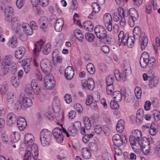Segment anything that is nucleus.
Segmentation results:
<instances>
[{"mask_svg":"<svg viewBox=\"0 0 160 160\" xmlns=\"http://www.w3.org/2000/svg\"><path fill=\"white\" fill-rule=\"evenodd\" d=\"M44 43L43 40L41 39L34 44L35 48L33 51L34 55L37 56L41 50L42 51L43 53L45 55L49 54L51 50L50 43L48 42L44 45Z\"/></svg>","mask_w":160,"mask_h":160,"instance_id":"obj_1","label":"nucleus"},{"mask_svg":"<svg viewBox=\"0 0 160 160\" xmlns=\"http://www.w3.org/2000/svg\"><path fill=\"white\" fill-rule=\"evenodd\" d=\"M94 30L97 38L105 40L108 43H111V39L107 36L106 31L103 27L100 25H97L95 27Z\"/></svg>","mask_w":160,"mask_h":160,"instance_id":"obj_2","label":"nucleus"},{"mask_svg":"<svg viewBox=\"0 0 160 160\" xmlns=\"http://www.w3.org/2000/svg\"><path fill=\"white\" fill-rule=\"evenodd\" d=\"M51 135L50 132L47 129H43L41 131L40 133V140L42 145L43 147L50 144Z\"/></svg>","mask_w":160,"mask_h":160,"instance_id":"obj_3","label":"nucleus"},{"mask_svg":"<svg viewBox=\"0 0 160 160\" xmlns=\"http://www.w3.org/2000/svg\"><path fill=\"white\" fill-rule=\"evenodd\" d=\"M40 66L42 72L45 74H50L52 69V63L48 59H43L41 61Z\"/></svg>","mask_w":160,"mask_h":160,"instance_id":"obj_4","label":"nucleus"},{"mask_svg":"<svg viewBox=\"0 0 160 160\" xmlns=\"http://www.w3.org/2000/svg\"><path fill=\"white\" fill-rule=\"evenodd\" d=\"M142 137L141 132L139 130H135L132 132V134L129 137L130 144L140 143V141Z\"/></svg>","mask_w":160,"mask_h":160,"instance_id":"obj_5","label":"nucleus"},{"mask_svg":"<svg viewBox=\"0 0 160 160\" xmlns=\"http://www.w3.org/2000/svg\"><path fill=\"white\" fill-rule=\"evenodd\" d=\"M44 81L46 88L48 89H52L55 86V81L53 75L51 74L45 75Z\"/></svg>","mask_w":160,"mask_h":160,"instance_id":"obj_6","label":"nucleus"},{"mask_svg":"<svg viewBox=\"0 0 160 160\" xmlns=\"http://www.w3.org/2000/svg\"><path fill=\"white\" fill-rule=\"evenodd\" d=\"M112 141L116 147H120L123 143H126L127 142L126 138L125 135L121 137L118 134H116L113 136Z\"/></svg>","mask_w":160,"mask_h":160,"instance_id":"obj_7","label":"nucleus"},{"mask_svg":"<svg viewBox=\"0 0 160 160\" xmlns=\"http://www.w3.org/2000/svg\"><path fill=\"white\" fill-rule=\"evenodd\" d=\"M81 84L82 87L90 90H93L95 86L94 81L92 78H88L87 81L84 79L82 80Z\"/></svg>","mask_w":160,"mask_h":160,"instance_id":"obj_8","label":"nucleus"},{"mask_svg":"<svg viewBox=\"0 0 160 160\" xmlns=\"http://www.w3.org/2000/svg\"><path fill=\"white\" fill-rule=\"evenodd\" d=\"M61 129L57 128L54 129L53 135L56 139L57 142L59 143H61L63 141V136L62 135Z\"/></svg>","mask_w":160,"mask_h":160,"instance_id":"obj_9","label":"nucleus"},{"mask_svg":"<svg viewBox=\"0 0 160 160\" xmlns=\"http://www.w3.org/2000/svg\"><path fill=\"white\" fill-rule=\"evenodd\" d=\"M12 29L15 32H18L21 28L19 18L18 17H13L11 18Z\"/></svg>","mask_w":160,"mask_h":160,"instance_id":"obj_10","label":"nucleus"},{"mask_svg":"<svg viewBox=\"0 0 160 160\" xmlns=\"http://www.w3.org/2000/svg\"><path fill=\"white\" fill-rule=\"evenodd\" d=\"M7 124L9 126H11L15 123L17 120V116L12 112L8 113L7 116Z\"/></svg>","mask_w":160,"mask_h":160,"instance_id":"obj_11","label":"nucleus"},{"mask_svg":"<svg viewBox=\"0 0 160 160\" xmlns=\"http://www.w3.org/2000/svg\"><path fill=\"white\" fill-rule=\"evenodd\" d=\"M17 124L19 129L21 131H23L27 125V123L25 119L20 117L17 119Z\"/></svg>","mask_w":160,"mask_h":160,"instance_id":"obj_12","label":"nucleus"},{"mask_svg":"<svg viewBox=\"0 0 160 160\" xmlns=\"http://www.w3.org/2000/svg\"><path fill=\"white\" fill-rule=\"evenodd\" d=\"M34 136L30 133L26 134L24 137V144L26 147H30L31 144L33 143L34 142Z\"/></svg>","mask_w":160,"mask_h":160,"instance_id":"obj_13","label":"nucleus"},{"mask_svg":"<svg viewBox=\"0 0 160 160\" xmlns=\"http://www.w3.org/2000/svg\"><path fill=\"white\" fill-rule=\"evenodd\" d=\"M38 23L41 29L44 30L48 25V20L46 17H42L39 20Z\"/></svg>","mask_w":160,"mask_h":160,"instance_id":"obj_14","label":"nucleus"},{"mask_svg":"<svg viewBox=\"0 0 160 160\" xmlns=\"http://www.w3.org/2000/svg\"><path fill=\"white\" fill-rule=\"evenodd\" d=\"M31 152L34 159H37L38 157V149L37 145L36 143L31 144Z\"/></svg>","mask_w":160,"mask_h":160,"instance_id":"obj_15","label":"nucleus"},{"mask_svg":"<svg viewBox=\"0 0 160 160\" xmlns=\"http://www.w3.org/2000/svg\"><path fill=\"white\" fill-rule=\"evenodd\" d=\"M129 18H134V20H137L138 18V15L137 11L133 8H130L128 11Z\"/></svg>","mask_w":160,"mask_h":160,"instance_id":"obj_16","label":"nucleus"},{"mask_svg":"<svg viewBox=\"0 0 160 160\" xmlns=\"http://www.w3.org/2000/svg\"><path fill=\"white\" fill-rule=\"evenodd\" d=\"M23 31L28 35H32L33 33L32 28L27 23H23L22 24Z\"/></svg>","mask_w":160,"mask_h":160,"instance_id":"obj_17","label":"nucleus"},{"mask_svg":"<svg viewBox=\"0 0 160 160\" xmlns=\"http://www.w3.org/2000/svg\"><path fill=\"white\" fill-rule=\"evenodd\" d=\"M65 76L66 78L68 80H71L73 77L74 71L72 67L68 66L65 71Z\"/></svg>","mask_w":160,"mask_h":160,"instance_id":"obj_18","label":"nucleus"},{"mask_svg":"<svg viewBox=\"0 0 160 160\" xmlns=\"http://www.w3.org/2000/svg\"><path fill=\"white\" fill-rule=\"evenodd\" d=\"M64 24V21L63 19L61 18H58L55 25V29L56 32L61 31L62 28Z\"/></svg>","mask_w":160,"mask_h":160,"instance_id":"obj_19","label":"nucleus"},{"mask_svg":"<svg viewBox=\"0 0 160 160\" xmlns=\"http://www.w3.org/2000/svg\"><path fill=\"white\" fill-rule=\"evenodd\" d=\"M26 50L24 47H20L18 48L17 50L15 52V56L18 59L22 58Z\"/></svg>","mask_w":160,"mask_h":160,"instance_id":"obj_20","label":"nucleus"},{"mask_svg":"<svg viewBox=\"0 0 160 160\" xmlns=\"http://www.w3.org/2000/svg\"><path fill=\"white\" fill-rule=\"evenodd\" d=\"M58 50H54L52 54V60L54 65L56 64L57 62H60L62 58L60 56H58Z\"/></svg>","mask_w":160,"mask_h":160,"instance_id":"obj_21","label":"nucleus"},{"mask_svg":"<svg viewBox=\"0 0 160 160\" xmlns=\"http://www.w3.org/2000/svg\"><path fill=\"white\" fill-rule=\"evenodd\" d=\"M31 87L33 89V91L37 95L40 94L42 91L41 88L38 84L32 82Z\"/></svg>","mask_w":160,"mask_h":160,"instance_id":"obj_22","label":"nucleus"},{"mask_svg":"<svg viewBox=\"0 0 160 160\" xmlns=\"http://www.w3.org/2000/svg\"><path fill=\"white\" fill-rule=\"evenodd\" d=\"M4 12L5 13V16L7 17L6 19L7 20H10L11 18H12L13 16L12 8L10 7H7Z\"/></svg>","mask_w":160,"mask_h":160,"instance_id":"obj_23","label":"nucleus"},{"mask_svg":"<svg viewBox=\"0 0 160 160\" xmlns=\"http://www.w3.org/2000/svg\"><path fill=\"white\" fill-rule=\"evenodd\" d=\"M24 108H27L31 106L32 104V99L29 98L25 97L21 99Z\"/></svg>","mask_w":160,"mask_h":160,"instance_id":"obj_24","label":"nucleus"},{"mask_svg":"<svg viewBox=\"0 0 160 160\" xmlns=\"http://www.w3.org/2000/svg\"><path fill=\"white\" fill-rule=\"evenodd\" d=\"M148 42V39L146 35H144L141 39H140L139 43L142 50H144L145 48L147 45Z\"/></svg>","mask_w":160,"mask_h":160,"instance_id":"obj_25","label":"nucleus"},{"mask_svg":"<svg viewBox=\"0 0 160 160\" xmlns=\"http://www.w3.org/2000/svg\"><path fill=\"white\" fill-rule=\"evenodd\" d=\"M8 44L11 48H16L18 44L17 37L15 36H12L8 41Z\"/></svg>","mask_w":160,"mask_h":160,"instance_id":"obj_26","label":"nucleus"},{"mask_svg":"<svg viewBox=\"0 0 160 160\" xmlns=\"http://www.w3.org/2000/svg\"><path fill=\"white\" fill-rule=\"evenodd\" d=\"M82 154L85 159H89L91 157V154L89 149L87 148H84L81 150Z\"/></svg>","mask_w":160,"mask_h":160,"instance_id":"obj_27","label":"nucleus"},{"mask_svg":"<svg viewBox=\"0 0 160 160\" xmlns=\"http://www.w3.org/2000/svg\"><path fill=\"white\" fill-rule=\"evenodd\" d=\"M60 103L58 99L54 100L52 102V107L55 112L58 113L60 111Z\"/></svg>","mask_w":160,"mask_h":160,"instance_id":"obj_28","label":"nucleus"},{"mask_svg":"<svg viewBox=\"0 0 160 160\" xmlns=\"http://www.w3.org/2000/svg\"><path fill=\"white\" fill-rule=\"evenodd\" d=\"M20 138V135L19 132H13L11 135V142H16L19 140Z\"/></svg>","mask_w":160,"mask_h":160,"instance_id":"obj_29","label":"nucleus"},{"mask_svg":"<svg viewBox=\"0 0 160 160\" xmlns=\"http://www.w3.org/2000/svg\"><path fill=\"white\" fill-rule=\"evenodd\" d=\"M149 85L151 88L156 87L158 83V80L156 78L153 77V76L151 75L149 77Z\"/></svg>","mask_w":160,"mask_h":160,"instance_id":"obj_30","label":"nucleus"},{"mask_svg":"<svg viewBox=\"0 0 160 160\" xmlns=\"http://www.w3.org/2000/svg\"><path fill=\"white\" fill-rule=\"evenodd\" d=\"M9 68L5 64H2L0 65V75L4 76L8 72Z\"/></svg>","mask_w":160,"mask_h":160,"instance_id":"obj_31","label":"nucleus"},{"mask_svg":"<svg viewBox=\"0 0 160 160\" xmlns=\"http://www.w3.org/2000/svg\"><path fill=\"white\" fill-rule=\"evenodd\" d=\"M124 121L123 120H119L117 124L116 129L117 131L120 133L122 132L124 129Z\"/></svg>","mask_w":160,"mask_h":160,"instance_id":"obj_32","label":"nucleus"},{"mask_svg":"<svg viewBox=\"0 0 160 160\" xmlns=\"http://www.w3.org/2000/svg\"><path fill=\"white\" fill-rule=\"evenodd\" d=\"M141 33L140 28L138 27H136L133 30V37L132 38H133L134 39L136 38H139L141 36Z\"/></svg>","mask_w":160,"mask_h":160,"instance_id":"obj_33","label":"nucleus"},{"mask_svg":"<svg viewBox=\"0 0 160 160\" xmlns=\"http://www.w3.org/2000/svg\"><path fill=\"white\" fill-rule=\"evenodd\" d=\"M83 25L87 31L90 32H92L93 31L94 26L91 21H87L84 22L83 23Z\"/></svg>","mask_w":160,"mask_h":160,"instance_id":"obj_34","label":"nucleus"},{"mask_svg":"<svg viewBox=\"0 0 160 160\" xmlns=\"http://www.w3.org/2000/svg\"><path fill=\"white\" fill-rule=\"evenodd\" d=\"M16 97V95L14 92H9L7 94V101L10 103H12L15 99Z\"/></svg>","mask_w":160,"mask_h":160,"instance_id":"obj_35","label":"nucleus"},{"mask_svg":"<svg viewBox=\"0 0 160 160\" xmlns=\"http://www.w3.org/2000/svg\"><path fill=\"white\" fill-rule=\"evenodd\" d=\"M132 148L134 151L137 153H139L141 152L142 148L141 145L140 143L131 144Z\"/></svg>","mask_w":160,"mask_h":160,"instance_id":"obj_36","label":"nucleus"},{"mask_svg":"<svg viewBox=\"0 0 160 160\" xmlns=\"http://www.w3.org/2000/svg\"><path fill=\"white\" fill-rule=\"evenodd\" d=\"M123 91H121V92L118 91H115L112 94V96H114V99H115L116 100L120 101L122 98V94H123Z\"/></svg>","mask_w":160,"mask_h":160,"instance_id":"obj_37","label":"nucleus"},{"mask_svg":"<svg viewBox=\"0 0 160 160\" xmlns=\"http://www.w3.org/2000/svg\"><path fill=\"white\" fill-rule=\"evenodd\" d=\"M151 114L156 121H158L160 119V112L158 110L154 109L151 112Z\"/></svg>","mask_w":160,"mask_h":160,"instance_id":"obj_38","label":"nucleus"},{"mask_svg":"<svg viewBox=\"0 0 160 160\" xmlns=\"http://www.w3.org/2000/svg\"><path fill=\"white\" fill-rule=\"evenodd\" d=\"M74 36L80 41H82L83 38V36L81 32L79 29L75 30L74 32Z\"/></svg>","mask_w":160,"mask_h":160,"instance_id":"obj_39","label":"nucleus"},{"mask_svg":"<svg viewBox=\"0 0 160 160\" xmlns=\"http://www.w3.org/2000/svg\"><path fill=\"white\" fill-rule=\"evenodd\" d=\"M24 108L21 99L17 100L15 103L14 106V109L16 111L19 110Z\"/></svg>","mask_w":160,"mask_h":160,"instance_id":"obj_40","label":"nucleus"},{"mask_svg":"<svg viewBox=\"0 0 160 160\" xmlns=\"http://www.w3.org/2000/svg\"><path fill=\"white\" fill-rule=\"evenodd\" d=\"M83 120L87 129L90 130L91 128V124L89 118L87 116H84L83 117Z\"/></svg>","mask_w":160,"mask_h":160,"instance_id":"obj_41","label":"nucleus"},{"mask_svg":"<svg viewBox=\"0 0 160 160\" xmlns=\"http://www.w3.org/2000/svg\"><path fill=\"white\" fill-rule=\"evenodd\" d=\"M103 21L105 24H108V23L112 22V17L110 13H105L103 16Z\"/></svg>","mask_w":160,"mask_h":160,"instance_id":"obj_42","label":"nucleus"},{"mask_svg":"<svg viewBox=\"0 0 160 160\" xmlns=\"http://www.w3.org/2000/svg\"><path fill=\"white\" fill-rule=\"evenodd\" d=\"M68 134L70 136L74 137L76 135L78 130L73 127H70L68 129Z\"/></svg>","mask_w":160,"mask_h":160,"instance_id":"obj_43","label":"nucleus"},{"mask_svg":"<svg viewBox=\"0 0 160 160\" xmlns=\"http://www.w3.org/2000/svg\"><path fill=\"white\" fill-rule=\"evenodd\" d=\"M87 69L88 72L91 74H93L95 71L94 65L92 63H89L87 66Z\"/></svg>","mask_w":160,"mask_h":160,"instance_id":"obj_44","label":"nucleus"},{"mask_svg":"<svg viewBox=\"0 0 160 160\" xmlns=\"http://www.w3.org/2000/svg\"><path fill=\"white\" fill-rule=\"evenodd\" d=\"M128 70L127 69H125L124 70V71H123L121 73H120L118 75V76L119 77V80L121 79L123 82L126 80V74L128 73Z\"/></svg>","mask_w":160,"mask_h":160,"instance_id":"obj_45","label":"nucleus"},{"mask_svg":"<svg viewBox=\"0 0 160 160\" xmlns=\"http://www.w3.org/2000/svg\"><path fill=\"white\" fill-rule=\"evenodd\" d=\"M149 63V60L145 59L140 58V64L143 68H146Z\"/></svg>","mask_w":160,"mask_h":160,"instance_id":"obj_46","label":"nucleus"},{"mask_svg":"<svg viewBox=\"0 0 160 160\" xmlns=\"http://www.w3.org/2000/svg\"><path fill=\"white\" fill-rule=\"evenodd\" d=\"M107 85V91L108 94L111 95H112L113 92L115 91L113 88V84H111L110 85L108 84Z\"/></svg>","mask_w":160,"mask_h":160,"instance_id":"obj_47","label":"nucleus"},{"mask_svg":"<svg viewBox=\"0 0 160 160\" xmlns=\"http://www.w3.org/2000/svg\"><path fill=\"white\" fill-rule=\"evenodd\" d=\"M85 37L87 40L89 42H92L94 40L95 36L94 35L91 33H86L85 34Z\"/></svg>","mask_w":160,"mask_h":160,"instance_id":"obj_48","label":"nucleus"},{"mask_svg":"<svg viewBox=\"0 0 160 160\" xmlns=\"http://www.w3.org/2000/svg\"><path fill=\"white\" fill-rule=\"evenodd\" d=\"M134 92L136 96L138 99H140L141 97V88L139 87H136L135 89Z\"/></svg>","mask_w":160,"mask_h":160,"instance_id":"obj_49","label":"nucleus"},{"mask_svg":"<svg viewBox=\"0 0 160 160\" xmlns=\"http://www.w3.org/2000/svg\"><path fill=\"white\" fill-rule=\"evenodd\" d=\"M126 91L124 90L123 94H122V96L124 97V99L125 101L128 102H130L132 100L131 95L126 93Z\"/></svg>","mask_w":160,"mask_h":160,"instance_id":"obj_50","label":"nucleus"},{"mask_svg":"<svg viewBox=\"0 0 160 160\" xmlns=\"http://www.w3.org/2000/svg\"><path fill=\"white\" fill-rule=\"evenodd\" d=\"M11 81L12 84L15 87H17L19 84L18 79H16L14 76H12L11 78Z\"/></svg>","mask_w":160,"mask_h":160,"instance_id":"obj_51","label":"nucleus"},{"mask_svg":"<svg viewBox=\"0 0 160 160\" xmlns=\"http://www.w3.org/2000/svg\"><path fill=\"white\" fill-rule=\"evenodd\" d=\"M92 7L93 8V11L95 12H98L100 9V7L98 5V3L96 2L92 3Z\"/></svg>","mask_w":160,"mask_h":160,"instance_id":"obj_52","label":"nucleus"},{"mask_svg":"<svg viewBox=\"0 0 160 160\" xmlns=\"http://www.w3.org/2000/svg\"><path fill=\"white\" fill-rule=\"evenodd\" d=\"M12 59L11 58L6 56L5 58V61L3 62L2 63V64H5L7 66H10L12 63Z\"/></svg>","mask_w":160,"mask_h":160,"instance_id":"obj_53","label":"nucleus"},{"mask_svg":"<svg viewBox=\"0 0 160 160\" xmlns=\"http://www.w3.org/2000/svg\"><path fill=\"white\" fill-rule=\"evenodd\" d=\"M149 132V133L152 136H154L157 133V130L156 129V128L153 126L152 123L151 125Z\"/></svg>","mask_w":160,"mask_h":160,"instance_id":"obj_54","label":"nucleus"},{"mask_svg":"<svg viewBox=\"0 0 160 160\" xmlns=\"http://www.w3.org/2000/svg\"><path fill=\"white\" fill-rule=\"evenodd\" d=\"M107 84H113L114 82V78L110 75L107 76L106 79Z\"/></svg>","mask_w":160,"mask_h":160,"instance_id":"obj_55","label":"nucleus"},{"mask_svg":"<svg viewBox=\"0 0 160 160\" xmlns=\"http://www.w3.org/2000/svg\"><path fill=\"white\" fill-rule=\"evenodd\" d=\"M38 4L43 7H46L49 4V0H38Z\"/></svg>","mask_w":160,"mask_h":160,"instance_id":"obj_56","label":"nucleus"},{"mask_svg":"<svg viewBox=\"0 0 160 160\" xmlns=\"http://www.w3.org/2000/svg\"><path fill=\"white\" fill-rule=\"evenodd\" d=\"M23 160H31V152L30 150H28L23 156Z\"/></svg>","mask_w":160,"mask_h":160,"instance_id":"obj_57","label":"nucleus"},{"mask_svg":"<svg viewBox=\"0 0 160 160\" xmlns=\"http://www.w3.org/2000/svg\"><path fill=\"white\" fill-rule=\"evenodd\" d=\"M23 160H31V152L30 150H28L23 156Z\"/></svg>","mask_w":160,"mask_h":160,"instance_id":"obj_58","label":"nucleus"},{"mask_svg":"<svg viewBox=\"0 0 160 160\" xmlns=\"http://www.w3.org/2000/svg\"><path fill=\"white\" fill-rule=\"evenodd\" d=\"M23 160H31V152L30 150H28L23 156Z\"/></svg>","mask_w":160,"mask_h":160,"instance_id":"obj_59","label":"nucleus"},{"mask_svg":"<svg viewBox=\"0 0 160 160\" xmlns=\"http://www.w3.org/2000/svg\"><path fill=\"white\" fill-rule=\"evenodd\" d=\"M94 130L95 132L98 134H100L102 132L101 126L100 125H95Z\"/></svg>","mask_w":160,"mask_h":160,"instance_id":"obj_60","label":"nucleus"},{"mask_svg":"<svg viewBox=\"0 0 160 160\" xmlns=\"http://www.w3.org/2000/svg\"><path fill=\"white\" fill-rule=\"evenodd\" d=\"M144 143H142L141 146L142 150L144 154L147 155L149 154V150L146 148V146L145 144H143Z\"/></svg>","mask_w":160,"mask_h":160,"instance_id":"obj_61","label":"nucleus"},{"mask_svg":"<svg viewBox=\"0 0 160 160\" xmlns=\"http://www.w3.org/2000/svg\"><path fill=\"white\" fill-rule=\"evenodd\" d=\"M101 51L106 54H108L110 52L109 47L107 45H103L101 47Z\"/></svg>","mask_w":160,"mask_h":160,"instance_id":"obj_62","label":"nucleus"},{"mask_svg":"<svg viewBox=\"0 0 160 160\" xmlns=\"http://www.w3.org/2000/svg\"><path fill=\"white\" fill-rule=\"evenodd\" d=\"M90 149L92 151H95L97 149V146L96 144L93 142H90L89 144Z\"/></svg>","mask_w":160,"mask_h":160,"instance_id":"obj_63","label":"nucleus"},{"mask_svg":"<svg viewBox=\"0 0 160 160\" xmlns=\"http://www.w3.org/2000/svg\"><path fill=\"white\" fill-rule=\"evenodd\" d=\"M110 105L111 108L113 109H118L119 108L118 104L116 102L113 101H111L110 103Z\"/></svg>","mask_w":160,"mask_h":160,"instance_id":"obj_64","label":"nucleus"}]
</instances>
